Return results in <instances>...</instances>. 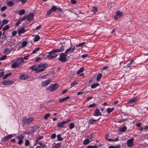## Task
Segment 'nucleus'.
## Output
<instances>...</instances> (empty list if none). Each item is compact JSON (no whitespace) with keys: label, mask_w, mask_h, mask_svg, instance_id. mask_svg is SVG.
Returning <instances> with one entry per match:
<instances>
[{"label":"nucleus","mask_w":148,"mask_h":148,"mask_svg":"<svg viewBox=\"0 0 148 148\" xmlns=\"http://www.w3.org/2000/svg\"><path fill=\"white\" fill-rule=\"evenodd\" d=\"M50 116V114L49 113H47L45 114L44 116V119H47Z\"/></svg>","instance_id":"obj_37"},{"label":"nucleus","mask_w":148,"mask_h":148,"mask_svg":"<svg viewBox=\"0 0 148 148\" xmlns=\"http://www.w3.org/2000/svg\"><path fill=\"white\" fill-rule=\"evenodd\" d=\"M47 67V65L45 64H40L38 66L34 65L31 66L30 69L39 73L43 71Z\"/></svg>","instance_id":"obj_2"},{"label":"nucleus","mask_w":148,"mask_h":148,"mask_svg":"<svg viewBox=\"0 0 148 148\" xmlns=\"http://www.w3.org/2000/svg\"><path fill=\"white\" fill-rule=\"evenodd\" d=\"M8 21L6 19H3L2 21V26H3L4 25L6 24L8 22Z\"/></svg>","instance_id":"obj_28"},{"label":"nucleus","mask_w":148,"mask_h":148,"mask_svg":"<svg viewBox=\"0 0 148 148\" xmlns=\"http://www.w3.org/2000/svg\"><path fill=\"white\" fill-rule=\"evenodd\" d=\"M127 130V127L126 126H124L121 127L120 130V131L122 132H124Z\"/></svg>","instance_id":"obj_34"},{"label":"nucleus","mask_w":148,"mask_h":148,"mask_svg":"<svg viewBox=\"0 0 148 148\" xmlns=\"http://www.w3.org/2000/svg\"><path fill=\"white\" fill-rule=\"evenodd\" d=\"M83 93V91H81L77 92V95H78L82 94Z\"/></svg>","instance_id":"obj_58"},{"label":"nucleus","mask_w":148,"mask_h":148,"mask_svg":"<svg viewBox=\"0 0 148 148\" xmlns=\"http://www.w3.org/2000/svg\"><path fill=\"white\" fill-rule=\"evenodd\" d=\"M21 22H22V21H21V20L20 19L17 22H16V26H18V25H19L21 23Z\"/></svg>","instance_id":"obj_50"},{"label":"nucleus","mask_w":148,"mask_h":148,"mask_svg":"<svg viewBox=\"0 0 148 148\" xmlns=\"http://www.w3.org/2000/svg\"><path fill=\"white\" fill-rule=\"evenodd\" d=\"M29 55H28L27 56H25L23 58V57H22V58H23V59H24L25 60H27L28 59L27 58L29 57Z\"/></svg>","instance_id":"obj_53"},{"label":"nucleus","mask_w":148,"mask_h":148,"mask_svg":"<svg viewBox=\"0 0 148 148\" xmlns=\"http://www.w3.org/2000/svg\"><path fill=\"white\" fill-rule=\"evenodd\" d=\"M96 104L95 103H93L89 105L88 106V108H91L93 107H95L96 106Z\"/></svg>","instance_id":"obj_44"},{"label":"nucleus","mask_w":148,"mask_h":148,"mask_svg":"<svg viewBox=\"0 0 148 148\" xmlns=\"http://www.w3.org/2000/svg\"><path fill=\"white\" fill-rule=\"evenodd\" d=\"M75 48L74 47L69 48L67 49L65 51V53L67 55L68 54H70L73 52V51L75 49Z\"/></svg>","instance_id":"obj_11"},{"label":"nucleus","mask_w":148,"mask_h":148,"mask_svg":"<svg viewBox=\"0 0 148 148\" xmlns=\"http://www.w3.org/2000/svg\"><path fill=\"white\" fill-rule=\"evenodd\" d=\"M137 98L134 97L132 99L128 100L127 103L128 104H129L134 103L137 101Z\"/></svg>","instance_id":"obj_17"},{"label":"nucleus","mask_w":148,"mask_h":148,"mask_svg":"<svg viewBox=\"0 0 148 148\" xmlns=\"http://www.w3.org/2000/svg\"><path fill=\"white\" fill-rule=\"evenodd\" d=\"M99 119L100 118L98 119H94L93 118H91L89 120V123L90 124H92L94 122L98 121Z\"/></svg>","instance_id":"obj_23"},{"label":"nucleus","mask_w":148,"mask_h":148,"mask_svg":"<svg viewBox=\"0 0 148 148\" xmlns=\"http://www.w3.org/2000/svg\"><path fill=\"white\" fill-rule=\"evenodd\" d=\"M108 68V66H105L103 67L102 70H106L107 68Z\"/></svg>","instance_id":"obj_64"},{"label":"nucleus","mask_w":148,"mask_h":148,"mask_svg":"<svg viewBox=\"0 0 148 148\" xmlns=\"http://www.w3.org/2000/svg\"><path fill=\"white\" fill-rule=\"evenodd\" d=\"M41 58L40 57H37L35 59V61L36 62H38L40 59Z\"/></svg>","instance_id":"obj_61"},{"label":"nucleus","mask_w":148,"mask_h":148,"mask_svg":"<svg viewBox=\"0 0 148 148\" xmlns=\"http://www.w3.org/2000/svg\"><path fill=\"white\" fill-rule=\"evenodd\" d=\"M40 49V48L39 47L36 48L33 51L32 53L31 54L36 53Z\"/></svg>","instance_id":"obj_36"},{"label":"nucleus","mask_w":148,"mask_h":148,"mask_svg":"<svg viewBox=\"0 0 148 148\" xmlns=\"http://www.w3.org/2000/svg\"><path fill=\"white\" fill-rule=\"evenodd\" d=\"M13 81L8 80H5L2 82V83L4 85H8L12 84Z\"/></svg>","instance_id":"obj_16"},{"label":"nucleus","mask_w":148,"mask_h":148,"mask_svg":"<svg viewBox=\"0 0 148 148\" xmlns=\"http://www.w3.org/2000/svg\"><path fill=\"white\" fill-rule=\"evenodd\" d=\"M51 82V79H48L46 80H45L42 82L41 84V86L42 87L47 86Z\"/></svg>","instance_id":"obj_12"},{"label":"nucleus","mask_w":148,"mask_h":148,"mask_svg":"<svg viewBox=\"0 0 148 148\" xmlns=\"http://www.w3.org/2000/svg\"><path fill=\"white\" fill-rule=\"evenodd\" d=\"M57 9V7L56 6H53L50 9L48 10L47 14V15L48 16L50 14L51 12L55 11Z\"/></svg>","instance_id":"obj_9"},{"label":"nucleus","mask_w":148,"mask_h":148,"mask_svg":"<svg viewBox=\"0 0 148 148\" xmlns=\"http://www.w3.org/2000/svg\"><path fill=\"white\" fill-rule=\"evenodd\" d=\"M102 77V74L101 73H99L97 75V80L98 81Z\"/></svg>","instance_id":"obj_31"},{"label":"nucleus","mask_w":148,"mask_h":148,"mask_svg":"<svg viewBox=\"0 0 148 148\" xmlns=\"http://www.w3.org/2000/svg\"><path fill=\"white\" fill-rule=\"evenodd\" d=\"M97 10V8L96 7H93V9L92 10V11L94 12H96Z\"/></svg>","instance_id":"obj_54"},{"label":"nucleus","mask_w":148,"mask_h":148,"mask_svg":"<svg viewBox=\"0 0 148 148\" xmlns=\"http://www.w3.org/2000/svg\"><path fill=\"white\" fill-rule=\"evenodd\" d=\"M9 7H12L14 5L13 2L12 1H10L7 3Z\"/></svg>","instance_id":"obj_30"},{"label":"nucleus","mask_w":148,"mask_h":148,"mask_svg":"<svg viewBox=\"0 0 148 148\" xmlns=\"http://www.w3.org/2000/svg\"><path fill=\"white\" fill-rule=\"evenodd\" d=\"M89 142L88 139H86L84 140L83 143L85 145H87L89 143Z\"/></svg>","instance_id":"obj_43"},{"label":"nucleus","mask_w":148,"mask_h":148,"mask_svg":"<svg viewBox=\"0 0 148 148\" xmlns=\"http://www.w3.org/2000/svg\"><path fill=\"white\" fill-rule=\"evenodd\" d=\"M70 121L69 119L67 121H62V122L58 123V125L59 127H62L65 126V124Z\"/></svg>","instance_id":"obj_8"},{"label":"nucleus","mask_w":148,"mask_h":148,"mask_svg":"<svg viewBox=\"0 0 148 148\" xmlns=\"http://www.w3.org/2000/svg\"><path fill=\"white\" fill-rule=\"evenodd\" d=\"M25 10L24 9H22L20 10L18 12V14L20 15H22L24 14Z\"/></svg>","instance_id":"obj_35"},{"label":"nucleus","mask_w":148,"mask_h":148,"mask_svg":"<svg viewBox=\"0 0 148 148\" xmlns=\"http://www.w3.org/2000/svg\"><path fill=\"white\" fill-rule=\"evenodd\" d=\"M18 35L20 36L21 34L24 33L26 32V30H25L24 28L22 27L20 29H18Z\"/></svg>","instance_id":"obj_13"},{"label":"nucleus","mask_w":148,"mask_h":148,"mask_svg":"<svg viewBox=\"0 0 148 148\" xmlns=\"http://www.w3.org/2000/svg\"><path fill=\"white\" fill-rule=\"evenodd\" d=\"M99 84L98 83H95L91 85V88H94L96 87L99 86Z\"/></svg>","instance_id":"obj_25"},{"label":"nucleus","mask_w":148,"mask_h":148,"mask_svg":"<svg viewBox=\"0 0 148 148\" xmlns=\"http://www.w3.org/2000/svg\"><path fill=\"white\" fill-rule=\"evenodd\" d=\"M34 120V119L33 117L27 118L26 117H25L23 118L22 122L24 125H28Z\"/></svg>","instance_id":"obj_4"},{"label":"nucleus","mask_w":148,"mask_h":148,"mask_svg":"<svg viewBox=\"0 0 148 148\" xmlns=\"http://www.w3.org/2000/svg\"><path fill=\"white\" fill-rule=\"evenodd\" d=\"M115 148H119L121 147V145H117L114 146Z\"/></svg>","instance_id":"obj_63"},{"label":"nucleus","mask_w":148,"mask_h":148,"mask_svg":"<svg viewBox=\"0 0 148 148\" xmlns=\"http://www.w3.org/2000/svg\"><path fill=\"white\" fill-rule=\"evenodd\" d=\"M57 137V139L59 141H61L63 140V138L61 137L60 134L58 135Z\"/></svg>","instance_id":"obj_32"},{"label":"nucleus","mask_w":148,"mask_h":148,"mask_svg":"<svg viewBox=\"0 0 148 148\" xmlns=\"http://www.w3.org/2000/svg\"><path fill=\"white\" fill-rule=\"evenodd\" d=\"M114 110V108H108L106 111L108 113H110L112 112Z\"/></svg>","instance_id":"obj_27"},{"label":"nucleus","mask_w":148,"mask_h":148,"mask_svg":"<svg viewBox=\"0 0 148 148\" xmlns=\"http://www.w3.org/2000/svg\"><path fill=\"white\" fill-rule=\"evenodd\" d=\"M40 38V36L38 35H36L35 36L34 40L35 42L38 41Z\"/></svg>","instance_id":"obj_24"},{"label":"nucleus","mask_w":148,"mask_h":148,"mask_svg":"<svg viewBox=\"0 0 148 148\" xmlns=\"http://www.w3.org/2000/svg\"><path fill=\"white\" fill-rule=\"evenodd\" d=\"M56 135L55 134H53L51 136V138L52 139L55 138L56 137Z\"/></svg>","instance_id":"obj_55"},{"label":"nucleus","mask_w":148,"mask_h":148,"mask_svg":"<svg viewBox=\"0 0 148 148\" xmlns=\"http://www.w3.org/2000/svg\"><path fill=\"white\" fill-rule=\"evenodd\" d=\"M101 115V114L100 111L97 108L95 110L94 115L95 116H98Z\"/></svg>","instance_id":"obj_15"},{"label":"nucleus","mask_w":148,"mask_h":148,"mask_svg":"<svg viewBox=\"0 0 148 148\" xmlns=\"http://www.w3.org/2000/svg\"><path fill=\"white\" fill-rule=\"evenodd\" d=\"M17 34V32L16 31H14L12 32V35L13 36H15Z\"/></svg>","instance_id":"obj_51"},{"label":"nucleus","mask_w":148,"mask_h":148,"mask_svg":"<svg viewBox=\"0 0 148 148\" xmlns=\"http://www.w3.org/2000/svg\"><path fill=\"white\" fill-rule=\"evenodd\" d=\"M70 97L69 96H67L64 98H62L60 99L59 101V102L60 103H62L64 101H65L67 100Z\"/></svg>","instance_id":"obj_20"},{"label":"nucleus","mask_w":148,"mask_h":148,"mask_svg":"<svg viewBox=\"0 0 148 148\" xmlns=\"http://www.w3.org/2000/svg\"><path fill=\"white\" fill-rule=\"evenodd\" d=\"M23 61L24 60H23L22 58H20L13 62L11 67L13 69L21 67V64Z\"/></svg>","instance_id":"obj_3"},{"label":"nucleus","mask_w":148,"mask_h":148,"mask_svg":"<svg viewBox=\"0 0 148 148\" xmlns=\"http://www.w3.org/2000/svg\"><path fill=\"white\" fill-rule=\"evenodd\" d=\"M9 28V26L8 25L5 26L3 28V30L5 31L8 30Z\"/></svg>","instance_id":"obj_39"},{"label":"nucleus","mask_w":148,"mask_h":148,"mask_svg":"<svg viewBox=\"0 0 148 148\" xmlns=\"http://www.w3.org/2000/svg\"><path fill=\"white\" fill-rule=\"evenodd\" d=\"M74 124L72 123H71L69 124V127L70 129H73L74 127Z\"/></svg>","instance_id":"obj_49"},{"label":"nucleus","mask_w":148,"mask_h":148,"mask_svg":"<svg viewBox=\"0 0 148 148\" xmlns=\"http://www.w3.org/2000/svg\"><path fill=\"white\" fill-rule=\"evenodd\" d=\"M29 142L28 140H26L25 141V145L26 146H28L29 144Z\"/></svg>","instance_id":"obj_47"},{"label":"nucleus","mask_w":148,"mask_h":148,"mask_svg":"<svg viewBox=\"0 0 148 148\" xmlns=\"http://www.w3.org/2000/svg\"><path fill=\"white\" fill-rule=\"evenodd\" d=\"M76 1L75 0H71V2L73 4H75L76 3Z\"/></svg>","instance_id":"obj_57"},{"label":"nucleus","mask_w":148,"mask_h":148,"mask_svg":"<svg viewBox=\"0 0 148 148\" xmlns=\"http://www.w3.org/2000/svg\"><path fill=\"white\" fill-rule=\"evenodd\" d=\"M28 77V76L25 74H23L21 75L20 79L23 80H24Z\"/></svg>","instance_id":"obj_22"},{"label":"nucleus","mask_w":148,"mask_h":148,"mask_svg":"<svg viewBox=\"0 0 148 148\" xmlns=\"http://www.w3.org/2000/svg\"><path fill=\"white\" fill-rule=\"evenodd\" d=\"M58 88V86L57 84H55L50 85V86L47 87L46 89L47 91L51 92L55 90Z\"/></svg>","instance_id":"obj_6"},{"label":"nucleus","mask_w":148,"mask_h":148,"mask_svg":"<svg viewBox=\"0 0 148 148\" xmlns=\"http://www.w3.org/2000/svg\"><path fill=\"white\" fill-rule=\"evenodd\" d=\"M87 148H97V145H95L94 146H88L87 147Z\"/></svg>","instance_id":"obj_48"},{"label":"nucleus","mask_w":148,"mask_h":148,"mask_svg":"<svg viewBox=\"0 0 148 148\" xmlns=\"http://www.w3.org/2000/svg\"><path fill=\"white\" fill-rule=\"evenodd\" d=\"M34 16V14L32 13H29L27 16V21H29L32 19Z\"/></svg>","instance_id":"obj_18"},{"label":"nucleus","mask_w":148,"mask_h":148,"mask_svg":"<svg viewBox=\"0 0 148 148\" xmlns=\"http://www.w3.org/2000/svg\"><path fill=\"white\" fill-rule=\"evenodd\" d=\"M23 141V140H19L18 142V144L19 145H21Z\"/></svg>","instance_id":"obj_52"},{"label":"nucleus","mask_w":148,"mask_h":148,"mask_svg":"<svg viewBox=\"0 0 148 148\" xmlns=\"http://www.w3.org/2000/svg\"><path fill=\"white\" fill-rule=\"evenodd\" d=\"M134 139L132 138L127 141V144L128 147H131L134 145Z\"/></svg>","instance_id":"obj_7"},{"label":"nucleus","mask_w":148,"mask_h":148,"mask_svg":"<svg viewBox=\"0 0 148 148\" xmlns=\"http://www.w3.org/2000/svg\"><path fill=\"white\" fill-rule=\"evenodd\" d=\"M78 84V82L77 81H75L74 82L72 83L71 84V86H73L74 85H75L76 84Z\"/></svg>","instance_id":"obj_41"},{"label":"nucleus","mask_w":148,"mask_h":148,"mask_svg":"<svg viewBox=\"0 0 148 148\" xmlns=\"http://www.w3.org/2000/svg\"><path fill=\"white\" fill-rule=\"evenodd\" d=\"M64 49L63 47H61L60 49H53L49 53V55L47 56V57L50 59L55 58L57 55L55 53H56L63 51Z\"/></svg>","instance_id":"obj_1"},{"label":"nucleus","mask_w":148,"mask_h":148,"mask_svg":"<svg viewBox=\"0 0 148 148\" xmlns=\"http://www.w3.org/2000/svg\"><path fill=\"white\" fill-rule=\"evenodd\" d=\"M86 44L85 42H82L79 43L78 45H76L75 46L76 47H81L82 46H83L84 45V44Z\"/></svg>","instance_id":"obj_38"},{"label":"nucleus","mask_w":148,"mask_h":148,"mask_svg":"<svg viewBox=\"0 0 148 148\" xmlns=\"http://www.w3.org/2000/svg\"><path fill=\"white\" fill-rule=\"evenodd\" d=\"M12 136V134H10L2 138L1 141L2 142H3L5 141H6L11 138Z\"/></svg>","instance_id":"obj_14"},{"label":"nucleus","mask_w":148,"mask_h":148,"mask_svg":"<svg viewBox=\"0 0 148 148\" xmlns=\"http://www.w3.org/2000/svg\"><path fill=\"white\" fill-rule=\"evenodd\" d=\"M17 138L19 140H22L24 138V136L22 135H18Z\"/></svg>","instance_id":"obj_40"},{"label":"nucleus","mask_w":148,"mask_h":148,"mask_svg":"<svg viewBox=\"0 0 148 148\" xmlns=\"http://www.w3.org/2000/svg\"><path fill=\"white\" fill-rule=\"evenodd\" d=\"M67 55L65 53H62L60 54L59 60L62 62H65L67 60L66 57Z\"/></svg>","instance_id":"obj_5"},{"label":"nucleus","mask_w":148,"mask_h":148,"mask_svg":"<svg viewBox=\"0 0 148 148\" xmlns=\"http://www.w3.org/2000/svg\"><path fill=\"white\" fill-rule=\"evenodd\" d=\"M7 6H4L2 7L1 8V11H4L6 10L7 8Z\"/></svg>","instance_id":"obj_45"},{"label":"nucleus","mask_w":148,"mask_h":148,"mask_svg":"<svg viewBox=\"0 0 148 148\" xmlns=\"http://www.w3.org/2000/svg\"><path fill=\"white\" fill-rule=\"evenodd\" d=\"M7 56L6 55H4L1 58H0V60H4L6 58Z\"/></svg>","instance_id":"obj_46"},{"label":"nucleus","mask_w":148,"mask_h":148,"mask_svg":"<svg viewBox=\"0 0 148 148\" xmlns=\"http://www.w3.org/2000/svg\"><path fill=\"white\" fill-rule=\"evenodd\" d=\"M26 18L27 19V16H24L20 20H21V21H23L25 20Z\"/></svg>","instance_id":"obj_56"},{"label":"nucleus","mask_w":148,"mask_h":148,"mask_svg":"<svg viewBox=\"0 0 148 148\" xmlns=\"http://www.w3.org/2000/svg\"><path fill=\"white\" fill-rule=\"evenodd\" d=\"M43 138V136H40L38 137L35 140V142L36 143L35 145H36L37 144H40V143L38 142V140H40L42 139Z\"/></svg>","instance_id":"obj_21"},{"label":"nucleus","mask_w":148,"mask_h":148,"mask_svg":"<svg viewBox=\"0 0 148 148\" xmlns=\"http://www.w3.org/2000/svg\"><path fill=\"white\" fill-rule=\"evenodd\" d=\"M84 68L83 67H82L77 72V74H79L80 73L82 72L84 70Z\"/></svg>","instance_id":"obj_26"},{"label":"nucleus","mask_w":148,"mask_h":148,"mask_svg":"<svg viewBox=\"0 0 148 148\" xmlns=\"http://www.w3.org/2000/svg\"><path fill=\"white\" fill-rule=\"evenodd\" d=\"M88 56V55L87 54H84L82 55V57L83 58H85Z\"/></svg>","instance_id":"obj_60"},{"label":"nucleus","mask_w":148,"mask_h":148,"mask_svg":"<svg viewBox=\"0 0 148 148\" xmlns=\"http://www.w3.org/2000/svg\"><path fill=\"white\" fill-rule=\"evenodd\" d=\"M28 43L26 41H23L22 43V46L23 47H25Z\"/></svg>","instance_id":"obj_42"},{"label":"nucleus","mask_w":148,"mask_h":148,"mask_svg":"<svg viewBox=\"0 0 148 148\" xmlns=\"http://www.w3.org/2000/svg\"><path fill=\"white\" fill-rule=\"evenodd\" d=\"M116 15L115 16L114 18L116 20H117L119 18L122 16L123 15V13L119 11H118L115 12Z\"/></svg>","instance_id":"obj_10"},{"label":"nucleus","mask_w":148,"mask_h":148,"mask_svg":"<svg viewBox=\"0 0 148 148\" xmlns=\"http://www.w3.org/2000/svg\"><path fill=\"white\" fill-rule=\"evenodd\" d=\"M12 75L11 73H9L5 75L4 76H3V77L2 79H6L8 77Z\"/></svg>","instance_id":"obj_29"},{"label":"nucleus","mask_w":148,"mask_h":148,"mask_svg":"<svg viewBox=\"0 0 148 148\" xmlns=\"http://www.w3.org/2000/svg\"><path fill=\"white\" fill-rule=\"evenodd\" d=\"M12 49L9 48H6L4 49V53L6 54L9 53L12 51Z\"/></svg>","instance_id":"obj_19"},{"label":"nucleus","mask_w":148,"mask_h":148,"mask_svg":"<svg viewBox=\"0 0 148 148\" xmlns=\"http://www.w3.org/2000/svg\"><path fill=\"white\" fill-rule=\"evenodd\" d=\"M92 98V97H88L87 98V101H88L89 100L91 99Z\"/></svg>","instance_id":"obj_62"},{"label":"nucleus","mask_w":148,"mask_h":148,"mask_svg":"<svg viewBox=\"0 0 148 148\" xmlns=\"http://www.w3.org/2000/svg\"><path fill=\"white\" fill-rule=\"evenodd\" d=\"M136 126L138 127H140L141 126V123H139L136 124Z\"/></svg>","instance_id":"obj_59"},{"label":"nucleus","mask_w":148,"mask_h":148,"mask_svg":"<svg viewBox=\"0 0 148 148\" xmlns=\"http://www.w3.org/2000/svg\"><path fill=\"white\" fill-rule=\"evenodd\" d=\"M61 146V144L60 143H57L53 147V148H58Z\"/></svg>","instance_id":"obj_33"}]
</instances>
